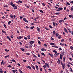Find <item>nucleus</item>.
Wrapping results in <instances>:
<instances>
[{
    "mask_svg": "<svg viewBox=\"0 0 73 73\" xmlns=\"http://www.w3.org/2000/svg\"><path fill=\"white\" fill-rule=\"evenodd\" d=\"M63 9L62 7H60L58 8V9L56 10L57 11H62Z\"/></svg>",
    "mask_w": 73,
    "mask_h": 73,
    "instance_id": "obj_1",
    "label": "nucleus"
},
{
    "mask_svg": "<svg viewBox=\"0 0 73 73\" xmlns=\"http://www.w3.org/2000/svg\"><path fill=\"white\" fill-rule=\"evenodd\" d=\"M59 55V53H55V54H54V56L55 57H57V56H58Z\"/></svg>",
    "mask_w": 73,
    "mask_h": 73,
    "instance_id": "obj_2",
    "label": "nucleus"
},
{
    "mask_svg": "<svg viewBox=\"0 0 73 73\" xmlns=\"http://www.w3.org/2000/svg\"><path fill=\"white\" fill-rule=\"evenodd\" d=\"M61 65L62 66V68L63 69H65V63H63Z\"/></svg>",
    "mask_w": 73,
    "mask_h": 73,
    "instance_id": "obj_3",
    "label": "nucleus"
},
{
    "mask_svg": "<svg viewBox=\"0 0 73 73\" xmlns=\"http://www.w3.org/2000/svg\"><path fill=\"white\" fill-rule=\"evenodd\" d=\"M23 38V36H20L18 37H17V38L19 40H20L21 38Z\"/></svg>",
    "mask_w": 73,
    "mask_h": 73,
    "instance_id": "obj_4",
    "label": "nucleus"
},
{
    "mask_svg": "<svg viewBox=\"0 0 73 73\" xmlns=\"http://www.w3.org/2000/svg\"><path fill=\"white\" fill-rule=\"evenodd\" d=\"M64 54H65V52H64V50H63V52H62V53H61V55H62L63 57L64 56Z\"/></svg>",
    "mask_w": 73,
    "mask_h": 73,
    "instance_id": "obj_5",
    "label": "nucleus"
},
{
    "mask_svg": "<svg viewBox=\"0 0 73 73\" xmlns=\"http://www.w3.org/2000/svg\"><path fill=\"white\" fill-rule=\"evenodd\" d=\"M64 31H65V32H66L67 33H68V31H67V30L66 29V28L65 27H64Z\"/></svg>",
    "mask_w": 73,
    "mask_h": 73,
    "instance_id": "obj_6",
    "label": "nucleus"
},
{
    "mask_svg": "<svg viewBox=\"0 0 73 73\" xmlns=\"http://www.w3.org/2000/svg\"><path fill=\"white\" fill-rule=\"evenodd\" d=\"M33 43H34V41H33L32 40L30 42V44L31 45H32V44H33Z\"/></svg>",
    "mask_w": 73,
    "mask_h": 73,
    "instance_id": "obj_7",
    "label": "nucleus"
},
{
    "mask_svg": "<svg viewBox=\"0 0 73 73\" xmlns=\"http://www.w3.org/2000/svg\"><path fill=\"white\" fill-rule=\"evenodd\" d=\"M2 69L1 68L0 69V73H4V71H2Z\"/></svg>",
    "mask_w": 73,
    "mask_h": 73,
    "instance_id": "obj_8",
    "label": "nucleus"
},
{
    "mask_svg": "<svg viewBox=\"0 0 73 73\" xmlns=\"http://www.w3.org/2000/svg\"><path fill=\"white\" fill-rule=\"evenodd\" d=\"M41 50H42V51H46V49L44 48H42Z\"/></svg>",
    "mask_w": 73,
    "mask_h": 73,
    "instance_id": "obj_9",
    "label": "nucleus"
},
{
    "mask_svg": "<svg viewBox=\"0 0 73 73\" xmlns=\"http://www.w3.org/2000/svg\"><path fill=\"white\" fill-rule=\"evenodd\" d=\"M35 67L36 69L37 70H38V66L36 65Z\"/></svg>",
    "mask_w": 73,
    "mask_h": 73,
    "instance_id": "obj_10",
    "label": "nucleus"
},
{
    "mask_svg": "<svg viewBox=\"0 0 73 73\" xmlns=\"http://www.w3.org/2000/svg\"><path fill=\"white\" fill-rule=\"evenodd\" d=\"M57 62H58V64H60V59H58Z\"/></svg>",
    "mask_w": 73,
    "mask_h": 73,
    "instance_id": "obj_11",
    "label": "nucleus"
},
{
    "mask_svg": "<svg viewBox=\"0 0 73 73\" xmlns=\"http://www.w3.org/2000/svg\"><path fill=\"white\" fill-rule=\"evenodd\" d=\"M62 55L61 54H60V58L61 60H62Z\"/></svg>",
    "mask_w": 73,
    "mask_h": 73,
    "instance_id": "obj_12",
    "label": "nucleus"
},
{
    "mask_svg": "<svg viewBox=\"0 0 73 73\" xmlns=\"http://www.w3.org/2000/svg\"><path fill=\"white\" fill-rule=\"evenodd\" d=\"M48 55H49L50 56H51V57H53V55L52 54H50V53H48Z\"/></svg>",
    "mask_w": 73,
    "mask_h": 73,
    "instance_id": "obj_13",
    "label": "nucleus"
},
{
    "mask_svg": "<svg viewBox=\"0 0 73 73\" xmlns=\"http://www.w3.org/2000/svg\"><path fill=\"white\" fill-rule=\"evenodd\" d=\"M10 16H11L10 17H11V18H12V19H14L13 18V15H12L11 14L10 15Z\"/></svg>",
    "mask_w": 73,
    "mask_h": 73,
    "instance_id": "obj_14",
    "label": "nucleus"
},
{
    "mask_svg": "<svg viewBox=\"0 0 73 73\" xmlns=\"http://www.w3.org/2000/svg\"><path fill=\"white\" fill-rule=\"evenodd\" d=\"M58 35H59V34H58L57 33H56L55 34V37H58Z\"/></svg>",
    "mask_w": 73,
    "mask_h": 73,
    "instance_id": "obj_15",
    "label": "nucleus"
},
{
    "mask_svg": "<svg viewBox=\"0 0 73 73\" xmlns=\"http://www.w3.org/2000/svg\"><path fill=\"white\" fill-rule=\"evenodd\" d=\"M7 38H8V39H9V40H10V41H11V38H9V36H7Z\"/></svg>",
    "mask_w": 73,
    "mask_h": 73,
    "instance_id": "obj_16",
    "label": "nucleus"
},
{
    "mask_svg": "<svg viewBox=\"0 0 73 73\" xmlns=\"http://www.w3.org/2000/svg\"><path fill=\"white\" fill-rule=\"evenodd\" d=\"M20 49L22 50V51H23V52H24V50H25L23 49V48H21Z\"/></svg>",
    "mask_w": 73,
    "mask_h": 73,
    "instance_id": "obj_17",
    "label": "nucleus"
},
{
    "mask_svg": "<svg viewBox=\"0 0 73 73\" xmlns=\"http://www.w3.org/2000/svg\"><path fill=\"white\" fill-rule=\"evenodd\" d=\"M37 29L38 31H40V28H39L38 27L37 28Z\"/></svg>",
    "mask_w": 73,
    "mask_h": 73,
    "instance_id": "obj_18",
    "label": "nucleus"
},
{
    "mask_svg": "<svg viewBox=\"0 0 73 73\" xmlns=\"http://www.w3.org/2000/svg\"><path fill=\"white\" fill-rule=\"evenodd\" d=\"M11 61H13V62H15L16 63V61H15V60L14 59L12 60Z\"/></svg>",
    "mask_w": 73,
    "mask_h": 73,
    "instance_id": "obj_19",
    "label": "nucleus"
},
{
    "mask_svg": "<svg viewBox=\"0 0 73 73\" xmlns=\"http://www.w3.org/2000/svg\"><path fill=\"white\" fill-rule=\"evenodd\" d=\"M52 47H54V48H58V47L57 46H52Z\"/></svg>",
    "mask_w": 73,
    "mask_h": 73,
    "instance_id": "obj_20",
    "label": "nucleus"
},
{
    "mask_svg": "<svg viewBox=\"0 0 73 73\" xmlns=\"http://www.w3.org/2000/svg\"><path fill=\"white\" fill-rule=\"evenodd\" d=\"M63 21V20L62 19L60 20L59 21V22L60 23H61Z\"/></svg>",
    "mask_w": 73,
    "mask_h": 73,
    "instance_id": "obj_21",
    "label": "nucleus"
},
{
    "mask_svg": "<svg viewBox=\"0 0 73 73\" xmlns=\"http://www.w3.org/2000/svg\"><path fill=\"white\" fill-rule=\"evenodd\" d=\"M2 32L3 33H6V32L5 31H4V30H2Z\"/></svg>",
    "mask_w": 73,
    "mask_h": 73,
    "instance_id": "obj_22",
    "label": "nucleus"
},
{
    "mask_svg": "<svg viewBox=\"0 0 73 73\" xmlns=\"http://www.w3.org/2000/svg\"><path fill=\"white\" fill-rule=\"evenodd\" d=\"M33 68L34 70H36V69L35 68V66H33Z\"/></svg>",
    "mask_w": 73,
    "mask_h": 73,
    "instance_id": "obj_23",
    "label": "nucleus"
},
{
    "mask_svg": "<svg viewBox=\"0 0 73 73\" xmlns=\"http://www.w3.org/2000/svg\"><path fill=\"white\" fill-rule=\"evenodd\" d=\"M61 36L59 35L58 36V38L60 39V38H61Z\"/></svg>",
    "mask_w": 73,
    "mask_h": 73,
    "instance_id": "obj_24",
    "label": "nucleus"
},
{
    "mask_svg": "<svg viewBox=\"0 0 73 73\" xmlns=\"http://www.w3.org/2000/svg\"><path fill=\"white\" fill-rule=\"evenodd\" d=\"M54 14H56L57 15H60V13H54Z\"/></svg>",
    "mask_w": 73,
    "mask_h": 73,
    "instance_id": "obj_25",
    "label": "nucleus"
},
{
    "mask_svg": "<svg viewBox=\"0 0 73 73\" xmlns=\"http://www.w3.org/2000/svg\"><path fill=\"white\" fill-rule=\"evenodd\" d=\"M38 44H39V45L41 44V42H40V41L38 40Z\"/></svg>",
    "mask_w": 73,
    "mask_h": 73,
    "instance_id": "obj_26",
    "label": "nucleus"
},
{
    "mask_svg": "<svg viewBox=\"0 0 73 73\" xmlns=\"http://www.w3.org/2000/svg\"><path fill=\"white\" fill-rule=\"evenodd\" d=\"M17 9V6H15L14 8V9Z\"/></svg>",
    "mask_w": 73,
    "mask_h": 73,
    "instance_id": "obj_27",
    "label": "nucleus"
},
{
    "mask_svg": "<svg viewBox=\"0 0 73 73\" xmlns=\"http://www.w3.org/2000/svg\"><path fill=\"white\" fill-rule=\"evenodd\" d=\"M27 37L29 39H30V38H31V36L30 35L28 36Z\"/></svg>",
    "mask_w": 73,
    "mask_h": 73,
    "instance_id": "obj_28",
    "label": "nucleus"
},
{
    "mask_svg": "<svg viewBox=\"0 0 73 73\" xmlns=\"http://www.w3.org/2000/svg\"><path fill=\"white\" fill-rule=\"evenodd\" d=\"M55 44H54V43H50V44L51 45H55Z\"/></svg>",
    "mask_w": 73,
    "mask_h": 73,
    "instance_id": "obj_29",
    "label": "nucleus"
},
{
    "mask_svg": "<svg viewBox=\"0 0 73 73\" xmlns=\"http://www.w3.org/2000/svg\"><path fill=\"white\" fill-rule=\"evenodd\" d=\"M11 21H9V22H8V24H11Z\"/></svg>",
    "mask_w": 73,
    "mask_h": 73,
    "instance_id": "obj_30",
    "label": "nucleus"
},
{
    "mask_svg": "<svg viewBox=\"0 0 73 73\" xmlns=\"http://www.w3.org/2000/svg\"><path fill=\"white\" fill-rule=\"evenodd\" d=\"M69 17L70 18L72 17H73V15H70L69 16Z\"/></svg>",
    "mask_w": 73,
    "mask_h": 73,
    "instance_id": "obj_31",
    "label": "nucleus"
},
{
    "mask_svg": "<svg viewBox=\"0 0 73 73\" xmlns=\"http://www.w3.org/2000/svg\"><path fill=\"white\" fill-rule=\"evenodd\" d=\"M10 5H13V1H11V3H10Z\"/></svg>",
    "mask_w": 73,
    "mask_h": 73,
    "instance_id": "obj_32",
    "label": "nucleus"
},
{
    "mask_svg": "<svg viewBox=\"0 0 73 73\" xmlns=\"http://www.w3.org/2000/svg\"><path fill=\"white\" fill-rule=\"evenodd\" d=\"M53 24L54 25V26H56V23L53 22Z\"/></svg>",
    "mask_w": 73,
    "mask_h": 73,
    "instance_id": "obj_33",
    "label": "nucleus"
},
{
    "mask_svg": "<svg viewBox=\"0 0 73 73\" xmlns=\"http://www.w3.org/2000/svg\"><path fill=\"white\" fill-rule=\"evenodd\" d=\"M60 45H61L62 46H64V44H62V43H60Z\"/></svg>",
    "mask_w": 73,
    "mask_h": 73,
    "instance_id": "obj_34",
    "label": "nucleus"
},
{
    "mask_svg": "<svg viewBox=\"0 0 73 73\" xmlns=\"http://www.w3.org/2000/svg\"><path fill=\"white\" fill-rule=\"evenodd\" d=\"M16 6V5L15 4H13L12 5V7H15Z\"/></svg>",
    "mask_w": 73,
    "mask_h": 73,
    "instance_id": "obj_35",
    "label": "nucleus"
},
{
    "mask_svg": "<svg viewBox=\"0 0 73 73\" xmlns=\"http://www.w3.org/2000/svg\"><path fill=\"white\" fill-rule=\"evenodd\" d=\"M45 28L46 30H49V29L47 27H46Z\"/></svg>",
    "mask_w": 73,
    "mask_h": 73,
    "instance_id": "obj_36",
    "label": "nucleus"
},
{
    "mask_svg": "<svg viewBox=\"0 0 73 73\" xmlns=\"http://www.w3.org/2000/svg\"><path fill=\"white\" fill-rule=\"evenodd\" d=\"M52 33L53 34H56V31H54Z\"/></svg>",
    "mask_w": 73,
    "mask_h": 73,
    "instance_id": "obj_37",
    "label": "nucleus"
},
{
    "mask_svg": "<svg viewBox=\"0 0 73 73\" xmlns=\"http://www.w3.org/2000/svg\"><path fill=\"white\" fill-rule=\"evenodd\" d=\"M26 54L27 55H28V56H29V55H30V54L29 52L27 53Z\"/></svg>",
    "mask_w": 73,
    "mask_h": 73,
    "instance_id": "obj_38",
    "label": "nucleus"
},
{
    "mask_svg": "<svg viewBox=\"0 0 73 73\" xmlns=\"http://www.w3.org/2000/svg\"><path fill=\"white\" fill-rule=\"evenodd\" d=\"M49 27H50V28H51V29H52V28H53V27H52V26L51 25H49Z\"/></svg>",
    "mask_w": 73,
    "mask_h": 73,
    "instance_id": "obj_39",
    "label": "nucleus"
},
{
    "mask_svg": "<svg viewBox=\"0 0 73 73\" xmlns=\"http://www.w3.org/2000/svg\"><path fill=\"white\" fill-rule=\"evenodd\" d=\"M53 52H54V53H57V51L56 50H53Z\"/></svg>",
    "mask_w": 73,
    "mask_h": 73,
    "instance_id": "obj_40",
    "label": "nucleus"
},
{
    "mask_svg": "<svg viewBox=\"0 0 73 73\" xmlns=\"http://www.w3.org/2000/svg\"><path fill=\"white\" fill-rule=\"evenodd\" d=\"M67 3V4H68V5H70V3H69V2H67V3Z\"/></svg>",
    "mask_w": 73,
    "mask_h": 73,
    "instance_id": "obj_41",
    "label": "nucleus"
},
{
    "mask_svg": "<svg viewBox=\"0 0 73 73\" xmlns=\"http://www.w3.org/2000/svg\"><path fill=\"white\" fill-rule=\"evenodd\" d=\"M38 57H40L41 56L40 55V54H38Z\"/></svg>",
    "mask_w": 73,
    "mask_h": 73,
    "instance_id": "obj_42",
    "label": "nucleus"
},
{
    "mask_svg": "<svg viewBox=\"0 0 73 73\" xmlns=\"http://www.w3.org/2000/svg\"><path fill=\"white\" fill-rule=\"evenodd\" d=\"M23 20L24 21H25L26 20V19L25 18H23Z\"/></svg>",
    "mask_w": 73,
    "mask_h": 73,
    "instance_id": "obj_43",
    "label": "nucleus"
},
{
    "mask_svg": "<svg viewBox=\"0 0 73 73\" xmlns=\"http://www.w3.org/2000/svg\"><path fill=\"white\" fill-rule=\"evenodd\" d=\"M28 68L29 69H31V67L30 66H28Z\"/></svg>",
    "mask_w": 73,
    "mask_h": 73,
    "instance_id": "obj_44",
    "label": "nucleus"
},
{
    "mask_svg": "<svg viewBox=\"0 0 73 73\" xmlns=\"http://www.w3.org/2000/svg\"><path fill=\"white\" fill-rule=\"evenodd\" d=\"M9 56V55H8V56H5V58H7V57H8Z\"/></svg>",
    "mask_w": 73,
    "mask_h": 73,
    "instance_id": "obj_45",
    "label": "nucleus"
},
{
    "mask_svg": "<svg viewBox=\"0 0 73 73\" xmlns=\"http://www.w3.org/2000/svg\"><path fill=\"white\" fill-rule=\"evenodd\" d=\"M3 26L4 27H5V28H6V25H5V24H4L3 25Z\"/></svg>",
    "mask_w": 73,
    "mask_h": 73,
    "instance_id": "obj_46",
    "label": "nucleus"
},
{
    "mask_svg": "<svg viewBox=\"0 0 73 73\" xmlns=\"http://www.w3.org/2000/svg\"><path fill=\"white\" fill-rule=\"evenodd\" d=\"M63 61H65V57H63Z\"/></svg>",
    "mask_w": 73,
    "mask_h": 73,
    "instance_id": "obj_47",
    "label": "nucleus"
},
{
    "mask_svg": "<svg viewBox=\"0 0 73 73\" xmlns=\"http://www.w3.org/2000/svg\"><path fill=\"white\" fill-rule=\"evenodd\" d=\"M39 11L40 12H41V13H43V11H42V10H40Z\"/></svg>",
    "mask_w": 73,
    "mask_h": 73,
    "instance_id": "obj_48",
    "label": "nucleus"
},
{
    "mask_svg": "<svg viewBox=\"0 0 73 73\" xmlns=\"http://www.w3.org/2000/svg\"><path fill=\"white\" fill-rule=\"evenodd\" d=\"M40 71H42V68H40Z\"/></svg>",
    "mask_w": 73,
    "mask_h": 73,
    "instance_id": "obj_49",
    "label": "nucleus"
},
{
    "mask_svg": "<svg viewBox=\"0 0 73 73\" xmlns=\"http://www.w3.org/2000/svg\"><path fill=\"white\" fill-rule=\"evenodd\" d=\"M64 39H62L61 40V42H64Z\"/></svg>",
    "mask_w": 73,
    "mask_h": 73,
    "instance_id": "obj_50",
    "label": "nucleus"
},
{
    "mask_svg": "<svg viewBox=\"0 0 73 73\" xmlns=\"http://www.w3.org/2000/svg\"><path fill=\"white\" fill-rule=\"evenodd\" d=\"M70 48H71V49H73V47L72 46H71L70 47Z\"/></svg>",
    "mask_w": 73,
    "mask_h": 73,
    "instance_id": "obj_51",
    "label": "nucleus"
},
{
    "mask_svg": "<svg viewBox=\"0 0 73 73\" xmlns=\"http://www.w3.org/2000/svg\"><path fill=\"white\" fill-rule=\"evenodd\" d=\"M32 46H34V47H35V44H33V45H32Z\"/></svg>",
    "mask_w": 73,
    "mask_h": 73,
    "instance_id": "obj_52",
    "label": "nucleus"
},
{
    "mask_svg": "<svg viewBox=\"0 0 73 73\" xmlns=\"http://www.w3.org/2000/svg\"><path fill=\"white\" fill-rule=\"evenodd\" d=\"M12 72H13V73H15V72H16V70H12Z\"/></svg>",
    "mask_w": 73,
    "mask_h": 73,
    "instance_id": "obj_53",
    "label": "nucleus"
},
{
    "mask_svg": "<svg viewBox=\"0 0 73 73\" xmlns=\"http://www.w3.org/2000/svg\"><path fill=\"white\" fill-rule=\"evenodd\" d=\"M13 35H11V37L12 38H13Z\"/></svg>",
    "mask_w": 73,
    "mask_h": 73,
    "instance_id": "obj_54",
    "label": "nucleus"
},
{
    "mask_svg": "<svg viewBox=\"0 0 73 73\" xmlns=\"http://www.w3.org/2000/svg\"><path fill=\"white\" fill-rule=\"evenodd\" d=\"M8 67H9V68H12V66H11V65H9Z\"/></svg>",
    "mask_w": 73,
    "mask_h": 73,
    "instance_id": "obj_55",
    "label": "nucleus"
},
{
    "mask_svg": "<svg viewBox=\"0 0 73 73\" xmlns=\"http://www.w3.org/2000/svg\"><path fill=\"white\" fill-rule=\"evenodd\" d=\"M24 38L25 40H27V37H24Z\"/></svg>",
    "mask_w": 73,
    "mask_h": 73,
    "instance_id": "obj_56",
    "label": "nucleus"
},
{
    "mask_svg": "<svg viewBox=\"0 0 73 73\" xmlns=\"http://www.w3.org/2000/svg\"><path fill=\"white\" fill-rule=\"evenodd\" d=\"M44 45L45 46H46V47L47 46V45L46 44H45V43L44 44Z\"/></svg>",
    "mask_w": 73,
    "mask_h": 73,
    "instance_id": "obj_57",
    "label": "nucleus"
},
{
    "mask_svg": "<svg viewBox=\"0 0 73 73\" xmlns=\"http://www.w3.org/2000/svg\"><path fill=\"white\" fill-rule=\"evenodd\" d=\"M41 54H42V55H43V56H45V54H44V53H42Z\"/></svg>",
    "mask_w": 73,
    "mask_h": 73,
    "instance_id": "obj_58",
    "label": "nucleus"
},
{
    "mask_svg": "<svg viewBox=\"0 0 73 73\" xmlns=\"http://www.w3.org/2000/svg\"><path fill=\"white\" fill-rule=\"evenodd\" d=\"M31 29H33L34 28V26L31 27Z\"/></svg>",
    "mask_w": 73,
    "mask_h": 73,
    "instance_id": "obj_59",
    "label": "nucleus"
},
{
    "mask_svg": "<svg viewBox=\"0 0 73 73\" xmlns=\"http://www.w3.org/2000/svg\"><path fill=\"white\" fill-rule=\"evenodd\" d=\"M23 61H24V62H26V60H23Z\"/></svg>",
    "mask_w": 73,
    "mask_h": 73,
    "instance_id": "obj_60",
    "label": "nucleus"
},
{
    "mask_svg": "<svg viewBox=\"0 0 73 73\" xmlns=\"http://www.w3.org/2000/svg\"><path fill=\"white\" fill-rule=\"evenodd\" d=\"M59 50H62V49L61 48V47H60L59 48Z\"/></svg>",
    "mask_w": 73,
    "mask_h": 73,
    "instance_id": "obj_61",
    "label": "nucleus"
},
{
    "mask_svg": "<svg viewBox=\"0 0 73 73\" xmlns=\"http://www.w3.org/2000/svg\"><path fill=\"white\" fill-rule=\"evenodd\" d=\"M42 5H43V6H45V4L44 3H42Z\"/></svg>",
    "mask_w": 73,
    "mask_h": 73,
    "instance_id": "obj_62",
    "label": "nucleus"
},
{
    "mask_svg": "<svg viewBox=\"0 0 73 73\" xmlns=\"http://www.w3.org/2000/svg\"><path fill=\"white\" fill-rule=\"evenodd\" d=\"M19 3H22V1H19Z\"/></svg>",
    "mask_w": 73,
    "mask_h": 73,
    "instance_id": "obj_63",
    "label": "nucleus"
},
{
    "mask_svg": "<svg viewBox=\"0 0 73 73\" xmlns=\"http://www.w3.org/2000/svg\"><path fill=\"white\" fill-rule=\"evenodd\" d=\"M17 33H20V31L18 30L17 31Z\"/></svg>",
    "mask_w": 73,
    "mask_h": 73,
    "instance_id": "obj_64",
    "label": "nucleus"
}]
</instances>
